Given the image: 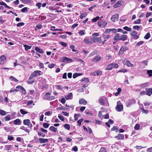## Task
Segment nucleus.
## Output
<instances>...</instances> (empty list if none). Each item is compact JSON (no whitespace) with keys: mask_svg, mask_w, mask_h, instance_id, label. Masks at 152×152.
<instances>
[{"mask_svg":"<svg viewBox=\"0 0 152 152\" xmlns=\"http://www.w3.org/2000/svg\"><path fill=\"white\" fill-rule=\"evenodd\" d=\"M141 27V26H133V28L134 29L137 30H138L140 28V27Z\"/></svg>","mask_w":152,"mask_h":152,"instance_id":"51","label":"nucleus"},{"mask_svg":"<svg viewBox=\"0 0 152 152\" xmlns=\"http://www.w3.org/2000/svg\"><path fill=\"white\" fill-rule=\"evenodd\" d=\"M127 38L128 37L127 35L123 34L120 37V40L125 41L127 39Z\"/></svg>","mask_w":152,"mask_h":152,"instance_id":"17","label":"nucleus"},{"mask_svg":"<svg viewBox=\"0 0 152 152\" xmlns=\"http://www.w3.org/2000/svg\"><path fill=\"white\" fill-rule=\"evenodd\" d=\"M23 124L25 125L29 126L30 127L32 126V124L31 123L30 120L28 119H26L24 120L23 121Z\"/></svg>","mask_w":152,"mask_h":152,"instance_id":"6","label":"nucleus"},{"mask_svg":"<svg viewBox=\"0 0 152 152\" xmlns=\"http://www.w3.org/2000/svg\"><path fill=\"white\" fill-rule=\"evenodd\" d=\"M97 37L92 36L91 39L94 42H96V38H97Z\"/></svg>","mask_w":152,"mask_h":152,"instance_id":"54","label":"nucleus"},{"mask_svg":"<svg viewBox=\"0 0 152 152\" xmlns=\"http://www.w3.org/2000/svg\"><path fill=\"white\" fill-rule=\"evenodd\" d=\"M28 8L27 7H24L22 9H21V11L23 12H28Z\"/></svg>","mask_w":152,"mask_h":152,"instance_id":"55","label":"nucleus"},{"mask_svg":"<svg viewBox=\"0 0 152 152\" xmlns=\"http://www.w3.org/2000/svg\"><path fill=\"white\" fill-rule=\"evenodd\" d=\"M140 125L138 124H136L135 126L134 127V128L136 130H138L140 129Z\"/></svg>","mask_w":152,"mask_h":152,"instance_id":"62","label":"nucleus"},{"mask_svg":"<svg viewBox=\"0 0 152 152\" xmlns=\"http://www.w3.org/2000/svg\"><path fill=\"white\" fill-rule=\"evenodd\" d=\"M141 21V19H139L135 21L134 22V23L135 24H139L140 23Z\"/></svg>","mask_w":152,"mask_h":152,"instance_id":"61","label":"nucleus"},{"mask_svg":"<svg viewBox=\"0 0 152 152\" xmlns=\"http://www.w3.org/2000/svg\"><path fill=\"white\" fill-rule=\"evenodd\" d=\"M72 93H69L67 95L65 96L64 97L67 100L71 99L72 98Z\"/></svg>","mask_w":152,"mask_h":152,"instance_id":"16","label":"nucleus"},{"mask_svg":"<svg viewBox=\"0 0 152 152\" xmlns=\"http://www.w3.org/2000/svg\"><path fill=\"white\" fill-rule=\"evenodd\" d=\"M101 58L102 57H101L99 55H98L93 59L92 60L94 62H97L100 60Z\"/></svg>","mask_w":152,"mask_h":152,"instance_id":"10","label":"nucleus"},{"mask_svg":"<svg viewBox=\"0 0 152 152\" xmlns=\"http://www.w3.org/2000/svg\"><path fill=\"white\" fill-rule=\"evenodd\" d=\"M6 57L4 55H2L0 57V64H3L5 62Z\"/></svg>","mask_w":152,"mask_h":152,"instance_id":"8","label":"nucleus"},{"mask_svg":"<svg viewBox=\"0 0 152 152\" xmlns=\"http://www.w3.org/2000/svg\"><path fill=\"white\" fill-rule=\"evenodd\" d=\"M123 2L122 1H119L113 6V7L115 8L122 5Z\"/></svg>","mask_w":152,"mask_h":152,"instance_id":"11","label":"nucleus"},{"mask_svg":"<svg viewBox=\"0 0 152 152\" xmlns=\"http://www.w3.org/2000/svg\"><path fill=\"white\" fill-rule=\"evenodd\" d=\"M148 83H146L141 84L140 85V87L142 88H144L145 87L147 86L148 85Z\"/></svg>","mask_w":152,"mask_h":152,"instance_id":"26","label":"nucleus"},{"mask_svg":"<svg viewBox=\"0 0 152 152\" xmlns=\"http://www.w3.org/2000/svg\"><path fill=\"white\" fill-rule=\"evenodd\" d=\"M59 43L61 45H62L64 46V47H66L67 46V44L63 42H60Z\"/></svg>","mask_w":152,"mask_h":152,"instance_id":"63","label":"nucleus"},{"mask_svg":"<svg viewBox=\"0 0 152 152\" xmlns=\"http://www.w3.org/2000/svg\"><path fill=\"white\" fill-rule=\"evenodd\" d=\"M20 129L22 130L25 131L29 133V130L24 126H21L20 127Z\"/></svg>","mask_w":152,"mask_h":152,"instance_id":"28","label":"nucleus"},{"mask_svg":"<svg viewBox=\"0 0 152 152\" xmlns=\"http://www.w3.org/2000/svg\"><path fill=\"white\" fill-rule=\"evenodd\" d=\"M126 50V47H121L118 53L119 55H121L125 50Z\"/></svg>","mask_w":152,"mask_h":152,"instance_id":"14","label":"nucleus"},{"mask_svg":"<svg viewBox=\"0 0 152 152\" xmlns=\"http://www.w3.org/2000/svg\"><path fill=\"white\" fill-rule=\"evenodd\" d=\"M0 4L1 5L4 6L6 8H7L8 9H10L11 7L8 5L4 2L2 1L0 2Z\"/></svg>","mask_w":152,"mask_h":152,"instance_id":"25","label":"nucleus"},{"mask_svg":"<svg viewBox=\"0 0 152 152\" xmlns=\"http://www.w3.org/2000/svg\"><path fill=\"white\" fill-rule=\"evenodd\" d=\"M43 98L45 99L51 100L54 99V96H51L50 93H46L45 95L44 96Z\"/></svg>","mask_w":152,"mask_h":152,"instance_id":"2","label":"nucleus"},{"mask_svg":"<svg viewBox=\"0 0 152 152\" xmlns=\"http://www.w3.org/2000/svg\"><path fill=\"white\" fill-rule=\"evenodd\" d=\"M113 65H112V64L111 63L109 64L107 66V67L106 69V70H111L113 68Z\"/></svg>","mask_w":152,"mask_h":152,"instance_id":"30","label":"nucleus"},{"mask_svg":"<svg viewBox=\"0 0 152 152\" xmlns=\"http://www.w3.org/2000/svg\"><path fill=\"white\" fill-rule=\"evenodd\" d=\"M83 121V119H81L78 120L77 121V122L78 123L77 125L79 126H80L81 125V123Z\"/></svg>","mask_w":152,"mask_h":152,"instance_id":"50","label":"nucleus"},{"mask_svg":"<svg viewBox=\"0 0 152 152\" xmlns=\"http://www.w3.org/2000/svg\"><path fill=\"white\" fill-rule=\"evenodd\" d=\"M80 115L79 114H74V118L75 121H76L78 118V117Z\"/></svg>","mask_w":152,"mask_h":152,"instance_id":"33","label":"nucleus"},{"mask_svg":"<svg viewBox=\"0 0 152 152\" xmlns=\"http://www.w3.org/2000/svg\"><path fill=\"white\" fill-rule=\"evenodd\" d=\"M150 34L148 32L147 33L144 37L146 39H148L150 37Z\"/></svg>","mask_w":152,"mask_h":152,"instance_id":"46","label":"nucleus"},{"mask_svg":"<svg viewBox=\"0 0 152 152\" xmlns=\"http://www.w3.org/2000/svg\"><path fill=\"white\" fill-rule=\"evenodd\" d=\"M49 124L48 123H45L43 124V127L45 128H47L49 127Z\"/></svg>","mask_w":152,"mask_h":152,"instance_id":"52","label":"nucleus"},{"mask_svg":"<svg viewBox=\"0 0 152 152\" xmlns=\"http://www.w3.org/2000/svg\"><path fill=\"white\" fill-rule=\"evenodd\" d=\"M124 137V136L123 134H119L117 136H116L115 137L118 140L122 139Z\"/></svg>","mask_w":152,"mask_h":152,"instance_id":"21","label":"nucleus"},{"mask_svg":"<svg viewBox=\"0 0 152 152\" xmlns=\"http://www.w3.org/2000/svg\"><path fill=\"white\" fill-rule=\"evenodd\" d=\"M61 60L63 61H64L66 63H71L72 62V60L66 57H64L61 58Z\"/></svg>","mask_w":152,"mask_h":152,"instance_id":"5","label":"nucleus"},{"mask_svg":"<svg viewBox=\"0 0 152 152\" xmlns=\"http://www.w3.org/2000/svg\"><path fill=\"white\" fill-rule=\"evenodd\" d=\"M123 28L125 30L127 31H130L132 30V28H131L128 27L127 26H126Z\"/></svg>","mask_w":152,"mask_h":152,"instance_id":"43","label":"nucleus"},{"mask_svg":"<svg viewBox=\"0 0 152 152\" xmlns=\"http://www.w3.org/2000/svg\"><path fill=\"white\" fill-rule=\"evenodd\" d=\"M84 41L85 43L88 44H91L92 43V42L91 41L89 40V39L88 38L86 37L85 38Z\"/></svg>","mask_w":152,"mask_h":152,"instance_id":"22","label":"nucleus"},{"mask_svg":"<svg viewBox=\"0 0 152 152\" xmlns=\"http://www.w3.org/2000/svg\"><path fill=\"white\" fill-rule=\"evenodd\" d=\"M97 23L100 27L104 28L106 26L107 23L104 20H102L101 21H98Z\"/></svg>","mask_w":152,"mask_h":152,"instance_id":"1","label":"nucleus"},{"mask_svg":"<svg viewBox=\"0 0 152 152\" xmlns=\"http://www.w3.org/2000/svg\"><path fill=\"white\" fill-rule=\"evenodd\" d=\"M20 1L26 4H30L31 3V0H20Z\"/></svg>","mask_w":152,"mask_h":152,"instance_id":"32","label":"nucleus"},{"mask_svg":"<svg viewBox=\"0 0 152 152\" xmlns=\"http://www.w3.org/2000/svg\"><path fill=\"white\" fill-rule=\"evenodd\" d=\"M137 32L135 31H131V35L133 37L134 39H136L139 38V36L137 35Z\"/></svg>","mask_w":152,"mask_h":152,"instance_id":"7","label":"nucleus"},{"mask_svg":"<svg viewBox=\"0 0 152 152\" xmlns=\"http://www.w3.org/2000/svg\"><path fill=\"white\" fill-rule=\"evenodd\" d=\"M87 15V13L86 12H83L82 13L80 16V19H82L84 17H85Z\"/></svg>","mask_w":152,"mask_h":152,"instance_id":"35","label":"nucleus"},{"mask_svg":"<svg viewBox=\"0 0 152 152\" xmlns=\"http://www.w3.org/2000/svg\"><path fill=\"white\" fill-rule=\"evenodd\" d=\"M75 47L73 45H71L70 46V48L72 49V51L73 52H77V50L74 49Z\"/></svg>","mask_w":152,"mask_h":152,"instance_id":"59","label":"nucleus"},{"mask_svg":"<svg viewBox=\"0 0 152 152\" xmlns=\"http://www.w3.org/2000/svg\"><path fill=\"white\" fill-rule=\"evenodd\" d=\"M114 39L116 41L120 40V36L119 34H115L114 38Z\"/></svg>","mask_w":152,"mask_h":152,"instance_id":"15","label":"nucleus"},{"mask_svg":"<svg viewBox=\"0 0 152 152\" xmlns=\"http://www.w3.org/2000/svg\"><path fill=\"white\" fill-rule=\"evenodd\" d=\"M118 127L117 126H115L113 127V128H112L111 130L112 131H115L116 132H118Z\"/></svg>","mask_w":152,"mask_h":152,"instance_id":"45","label":"nucleus"},{"mask_svg":"<svg viewBox=\"0 0 152 152\" xmlns=\"http://www.w3.org/2000/svg\"><path fill=\"white\" fill-rule=\"evenodd\" d=\"M103 98V97H100L99 99V102H100V103L101 104L103 105L104 104Z\"/></svg>","mask_w":152,"mask_h":152,"instance_id":"34","label":"nucleus"},{"mask_svg":"<svg viewBox=\"0 0 152 152\" xmlns=\"http://www.w3.org/2000/svg\"><path fill=\"white\" fill-rule=\"evenodd\" d=\"M49 129L53 131L54 132H56L57 130V128H55L53 126H51L49 128Z\"/></svg>","mask_w":152,"mask_h":152,"instance_id":"40","label":"nucleus"},{"mask_svg":"<svg viewBox=\"0 0 152 152\" xmlns=\"http://www.w3.org/2000/svg\"><path fill=\"white\" fill-rule=\"evenodd\" d=\"M39 140L41 143H45L47 142L48 141V140L47 139L40 138H39Z\"/></svg>","mask_w":152,"mask_h":152,"instance_id":"13","label":"nucleus"},{"mask_svg":"<svg viewBox=\"0 0 152 152\" xmlns=\"http://www.w3.org/2000/svg\"><path fill=\"white\" fill-rule=\"evenodd\" d=\"M24 46L26 50H28L30 49L31 48V46L26 45H24Z\"/></svg>","mask_w":152,"mask_h":152,"instance_id":"39","label":"nucleus"},{"mask_svg":"<svg viewBox=\"0 0 152 152\" xmlns=\"http://www.w3.org/2000/svg\"><path fill=\"white\" fill-rule=\"evenodd\" d=\"M56 109L58 110H65L67 109L65 107H63L62 106H61L60 107H57Z\"/></svg>","mask_w":152,"mask_h":152,"instance_id":"41","label":"nucleus"},{"mask_svg":"<svg viewBox=\"0 0 152 152\" xmlns=\"http://www.w3.org/2000/svg\"><path fill=\"white\" fill-rule=\"evenodd\" d=\"M35 50L39 53H44V51L40 49L38 47H35Z\"/></svg>","mask_w":152,"mask_h":152,"instance_id":"24","label":"nucleus"},{"mask_svg":"<svg viewBox=\"0 0 152 152\" xmlns=\"http://www.w3.org/2000/svg\"><path fill=\"white\" fill-rule=\"evenodd\" d=\"M79 103L81 104H83L84 105H85L87 103V102L85 100L83 99H81L79 100Z\"/></svg>","mask_w":152,"mask_h":152,"instance_id":"20","label":"nucleus"},{"mask_svg":"<svg viewBox=\"0 0 152 152\" xmlns=\"http://www.w3.org/2000/svg\"><path fill=\"white\" fill-rule=\"evenodd\" d=\"M124 65H126L128 66L132 67L133 66V64H132L130 61H124Z\"/></svg>","mask_w":152,"mask_h":152,"instance_id":"18","label":"nucleus"},{"mask_svg":"<svg viewBox=\"0 0 152 152\" xmlns=\"http://www.w3.org/2000/svg\"><path fill=\"white\" fill-rule=\"evenodd\" d=\"M97 52V51L96 50H95L93 52H92V53H91L90 54H89V56H94L95 55V54Z\"/></svg>","mask_w":152,"mask_h":152,"instance_id":"64","label":"nucleus"},{"mask_svg":"<svg viewBox=\"0 0 152 152\" xmlns=\"http://www.w3.org/2000/svg\"><path fill=\"white\" fill-rule=\"evenodd\" d=\"M122 90L121 89V88H118L117 89L118 91L116 92L115 94V96H118L121 92V91Z\"/></svg>","mask_w":152,"mask_h":152,"instance_id":"29","label":"nucleus"},{"mask_svg":"<svg viewBox=\"0 0 152 152\" xmlns=\"http://www.w3.org/2000/svg\"><path fill=\"white\" fill-rule=\"evenodd\" d=\"M96 42H98V43H101V42L102 40L101 38L100 37H97L96 38Z\"/></svg>","mask_w":152,"mask_h":152,"instance_id":"60","label":"nucleus"},{"mask_svg":"<svg viewBox=\"0 0 152 152\" xmlns=\"http://www.w3.org/2000/svg\"><path fill=\"white\" fill-rule=\"evenodd\" d=\"M38 134L39 136H42V137H44L45 136V134L40 132H38Z\"/></svg>","mask_w":152,"mask_h":152,"instance_id":"49","label":"nucleus"},{"mask_svg":"<svg viewBox=\"0 0 152 152\" xmlns=\"http://www.w3.org/2000/svg\"><path fill=\"white\" fill-rule=\"evenodd\" d=\"M20 112L23 115H25L28 113V112L24 111L23 109L20 110Z\"/></svg>","mask_w":152,"mask_h":152,"instance_id":"44","label":"nucleus"},{"mask_svg":"<svg viewBox=\"0 0 152 152\" xmlns=\"http://www.w3.org/2000/svg\"><path fill=\"white\" fill-rule=\"evenodd\" d=\"M102 36L104 38V39H106V40L109 39H110V35H105L104 34H103L102 35Z\"/></svg>","mask_w":152,"mask_h":152,"instance_id":"27","label":"nucleus"},{"mask_svg":"<svg viewBox=\"0 0 152 152\" xmlns=\"http://www.w3.org/2000/svg\"><path fill=\"white\" fill-rule=\"evenodd\" d=\"M147 73L150 77L152 76V70H148L147 71Z\"/></svg>","mask_w":152,"mask_h":152,"instance_id":"53","label":"nucleus"},{"mask_svg":"<svg viewBox=\"0 0 152 152\" xmlns=\"http://www.w3.org/2000/svg\"><path fill=\"white\" fill-rule=\"evenodd\" d=\"M41 71L39 70H37L34 71L30 75L31 78L32 77H36L38 76V75H40Z\"/></svg>","mask_w":152,"mask_h":152,"instance_id":"4","label":"nucleus"},{"mask_svg":"<svg viewBox=\"0 0 152 152\" xmlns=\"http://www.w3.org/2000/svg\"><path fill=\"white\" fill-rule=\"evenodd\" d=\"M10 79L11 80H12L13 81L15 82H18V80L15 78L13 76H11L10 77Z\"/></svg>","mask_w":152,"mask_h":152,"instance_id":"48","label":"nucleus"},{"mask_svg":"<svg viewBox=\"0 0 152 152\" xmlns=\"http://www.w3.org/2000/svg\"><path fill=\"white\" fill-rule=\"evenodd\" d=\"M99 16H97L95 18H93L92 20V21L94 22H96L97 20L99 18Z\"/></svg>","mask_w":152,"mask_h":152,"instance_id":"47","label":"nucleus"},{"mask_svg":"<svg viewBox=\"0 0 152 152\" xmlns=\"http://www.w3.org/2000/svg\"><path fill=\"white\" fill-rule=\"evenodd\" d=\"M30 77H31V75L30 76L28 80L27 81V83L29 84H31L33 83L35 81V80L34 79H33V77H32L31 78H30Z\"/></svg>","mask_w":152,"mask_h":152,"instance_id":"12","label":"nucleus"},{"mask_svg":"<svg viewBox=\"0 0 152 152\" xmlns=\"http://www.w3.org/2000/svg\"><path fill=\"white\" fill-rule=\"evenodd\" d=\"M112 65H113V68H117L118 67V65L117 64H115L114 63H112Z\"/></svg>","mask_w":152,"mask_h":152,"instance_id":"57","label":"nucleus"},{"mask_svg":"<svg viewBox=\"0 0 152 152\" xmlns=\"http://www.w3.org/2000/svg\"><path fill=\"white\" fill-rule=\"evenodd\" d=\"M64 127L68 130H69L70 129V127L69 125L68 124H65L64 125Z\"/></svg>","mask_w":152,"mask_h":152,"instance_id":"38","label":"nucleus"},{"mask_svg":"<svg viewBox=\"0 0 152 152\" xmlns=\"http://www.w3.org/2000/svg\"><path fill=\"white\" fill-rule=\"evenodd\" d=\"M140 110H141V111L142 112V113H145V114H147L148 112V110L145 109L143 107L141 108Z\"/></svg>","mask_w":152,"mask_h":152,"instance_id":"31","label":"nucleus"},{"mask_svg":"<svg viewBox=\"0 0 152 152\" xmlns=\"http://www.w3.org/2000/svg\"><path fill=\"white\" fill-rule=\"evenodd\" d=\"M119 18V15L116 14L113 15L111 18V20H112L113 22H115L118 20Z\"/></svg>","mask_w":152,"mask_h":152,"instance_id":"9","label":"nucleus"},{"mask_svg":"<svg viewBox=\"0 0 152 152\" xmlns=\"http://www.w3.org/2000/svg\"><path fill=\"white\" fill-rule=\"evenodd\" d=\"M127 70L126 69H122L119 70L118 72H127Z\"/></svg>","mask_w":152,"mask_h":152,"instance_id":"58","label":"nucleus"},{"mask_svg":"<svg viewBox=\"0 0 152 152\" xmlns=\"http://www.w3.org/2000/svg\"><path fill=\"white\" fill-rule=\"evenodd\" d=\"M146 94L150 96L152 94V88H149L147 91Z\"/></svg>","mask_w":152,"mask_h":152,"instance_id":"19","label":"nucleus"},{"mask_svg":"<svg viewBox=\"0 0 152 152\" xmlns=\"http://www.w3.org/2000/svg\"><path fill=\"white\" fill-rule=\"evenodd\" d=\"M6 114V112L4 110H0V115H5Z\"/></svg>","mask_w":152,"mask_h":152,"instance_id":"42","label":"nucleus"},{"mask_svg":"<svg viewBox=\"0 0 152 152\" xmlns=\"http://www.w3.org/2000/svg\"><path fill=\"white\" fill-rule=\"evenodd\" d=\"M107 149L105 148L101 147L99 152H106Z\"/></svg>","mask_w":152,"mask_h":152,"instance_id":"36","label":"nucleus"},{"mask_svg":"<svg viewBox=\"0 0 152 152\" xmlns=\"http://www.w3.org/2000/svg\"><path fill=\"white\" fill-rule=\"evenodd\" d=\"M5 149L7 150H10L11 149V145H7L5 146Z\"/></svg>","mask_w":152,"mask_h":152,"instance_id":"56","label":"nucleus"},{"mask_svg":"<svg viewBox=\"0 0 152 152\" xmlns=\"http://www.w3.org/2000/svg\"><path fill=\"white\" fill-rule=\"evenodd\" d=\"M14 124L15 125H19L20 124L21 121L19 119H17L14 121Z\"/></svg>","mask_w":152,"mask_h":152,"instance_id":"23","label":"nucleus"},{"mask_svg":"<svg viewBox=\"0 0 152 152\" xmlns=\"http://www.w3.org/2000/svg\"><path fill=\"white\" fill-rule=\"evenodd\" d=\"M98 117L102 120L103 118V115H102V112L101 111H100L99 112V113L98 114Z\"/></svg>","mask_w":152,"mask_h":152,"instance_id":"37","label":"nucleus"},{"mask_svg":"<svg viewBox=\"0 0 152 152\" xmlns=\"http://www.w3.org/2000/svg\"><path fill=\"white\" fill-rule=\"evenodd\" d=\"M121 102L120 101H118L117 102V105L116 107V110L118 112L122 111L123 110V107L122 104H120Z\"/></svg>","mask_w":152,"mask_h":152,"instance_id":"3","label":"nucleus"}]
</instances>
